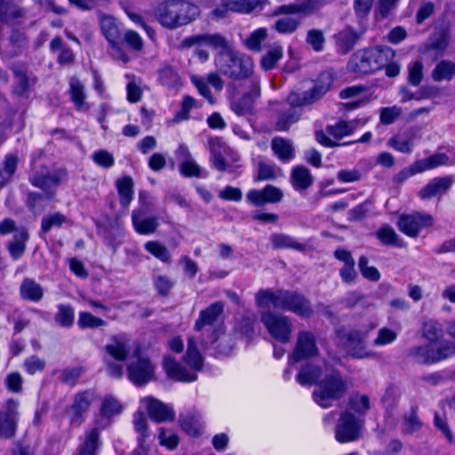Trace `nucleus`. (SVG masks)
I'll return each mask as SVG.
<instances>
[{"label": "nucleus", "mask_w": 455, "mask_h": 455, "mask_svg": "<svg viewBox=\"0 0 455 455\" xmlns=\"http://www.w3.org/2000/svg\"><path fill=\"white\" fill-rule=\"evenodd\" d=\"M202 43L207 44L214 49H220V52L233 50L228 41L220 34L201 35Z\"/></svg>", "instance_id": "5fc2aeb1"}, {"label": "nucleus", "mask_w": 455, "mask_h": 455, "mask_svg": "<svg viewBox=\"0 0 455 455\" xmlns=\"http://www.w3.org/2000/svg\"><path fill=\"white\" fill-rule=\"evenodd\" d=\"M417 136L418 130L415 128H409L391 137L387 141V146L393 148L398 152L409 155L413 150Z\"/></svg>", "instance_id": "f3484780"}, {"label": "nucleus", "mask_w": 455, "mask_h": 455, "mask_svg": "<svg viewBox=\"0 0 455 455\" xmlns=\"http://www.w3.org/2000/svg\"><path fill=\"white\" fill-rule=\"evenodd\" d=\"M215 65L221 74L238 81L250 78L254 69L252 59L234 49L220 52L215 57Z\"/></svg>", "instance_id": "20e7f679"}, {"label": "nucleus", "mask_w": 455, "mask_h": 455, "mask_svg": "<svg viewBox=\"0 0 455 455\" xmlns=\"http://www.w3.org/2000/svg\"><path fill=\"white\" fill-rule=\"evenodd\" d=\"M130 380L136 386H143L154 379L155 367L148 358L138 357L127 368Z\"/></svg>", "instance_id": "9b49d317"}, {"label": "nucleus", "mask_w": 455, "mask_h": 455, "mask_svg": "<svg viewBox=\"0 0 455 455\" xmlns=\"http://www.w3.org/2000/svg\"><path fill=\"white\" fill-rule=\"evenodd\" d=\"M180 422L182 429L189 435L196 436L200 434V416L197 414H188L180 416Z\"/></svg>", "instance_id": "3c124183"}, {"label": "nucleus", "mask_w": 455, "mask_h": 455, "mask_svg": "<svg viewBox=\"0 0 455 455\" xmlns=\"http://www.w3.org/2000/svg\"><path fill=\"white\" fill-rule=\"evenodd\" d=\"M357 126L356 121H339L335 125H329L326 128L327 132L335 139H341L354 132Z\"/></svg>", "instance_id": "c03bdc74"}, {"label": "nucleus", "mask_w": 455, "mask_h": 455, "mask_svg": "<svg viewBox=\"0 0 455 455\" xmlns=\"http://www.w3.org/2000/svg\"><path fill=\"white\" fill-rule=\"evenodd\" d=\"M145 250L164 263L172 262V254L168 248L157 241H148L144 245Z\"/></svg>", "instance_id": "37998d69"}, {"label": "nucleus", "mask_w": 455, "mask_h": 455, "mask_svg": "<svg viewBox=\"0 0 455 455\" xmlns=\"http://www.w3.org/2000/svg\"><path fill=\"white\" fill-rule=\"evenodd\" d=\"M183 360L192 370L196 371L202 370L204 357L198 350L196 338L189 337L188 339V347Z\"/></svg>", "instance_id": "c85d7f7f"}, {"label": "nucleus", "mask_w": 455, "mask_h": 455, "mask_svg": "<svg viewBox=\"0 0 455 455\" xmlns=\"http://www.w3.org/2000/svg\"><path fill=\"white\" fill-rule=\"evenodd\" d=\"M287 311H291L302 317H309L313 309L309 300L302 294L296 291H290Z\"/></svg>", "instance_id": "a878e982"}, {"label": "nucleus", "mask_w": 455, "mask_h": 455, "mask_svg": "<svg viewBox=\"0 0 455 455\" xmlns=\"http://www.w3.org/2000/svg\"><path fill=\"white\" fill-rule=\"evenodd\" d=\"M421 426L422 423L414 410L404 416L403 433L411 435L419 431L421 428Z\"/></svg>", "instance_id": "338daca9"}, {"label": "nucleus", "mask_w": 455, "mask_h": 455, "mask_svg": "<svg viewBox=\"0 0 455 455\" xmlns=\"http://www.w3.org/2000/svg\"><path fill=\"white\" fill-rule=\"evenodd\" d=\"M198 7L187 0H166L156 9L158 22L169 29L192 22L198 16Z\"/></svg>", "instance_id": "f03ea898"}, {"label": "nucleus", "mask_w": 455, "mask_h": 455, "mask_svg": "<svg viewBox=\"0 0 455 455\" xmlns=\"http://www.w3.org/2000/svg\"><path fill=\"white\" fill-rule=\"evenodd\" d=\"M260 320L274 339L286 343L291 339L292 323L288 316L271 311H265Z\"/></svg>", "instance_id": "0eeeda50"}, {"label": "nucleus", "mask_w": 455, "mask_h": 455, "mask_svg": "<svg viewBox=\"0 0 455 455\" xmlns=\"http://www.w3.org/2000/svg\"><path fill=\"white\" fill-rule=\"evenodd\" d=\"M454 182L453 176H444L432 179L419 192L421 199H428L437 195L446 193Z\"/></svg>", "instance_id": "aec40b11"}, {"label": "nucleus", "mask_w": 455, "mask_h": 455, "mask_svg": "<svg viewBox=\"0 0 455 455\" xmlns=\"http://www.w3.org/2000/svg\"><path fill=\"white\" fill-rule=\"evenodd\" d=\"M106 355L104 358L125 361L129 354L128 343L123 337L114 336L105 347Z\"/></svg>", "instance_id": "bb28decb"}, {"label": "nucleus", "mask_w": 455, "mask_h": 455, "mask_svg": "<svg viewBox=\"0 0 455 455\" xmlns=\"http://www.w3.org/2000/svg\"><path fill=\"white\" fill-rule=\"evenodd\" d=\"M24 16V12L12 0H0V21L18 22Z\"/></svg>", "instance_id": "2f4dec72"}, {"label": "nucleus", "mask_w": 455, "mask_h": 455, "mask_svg": "<svg viewBox=\"0 0 455 455\" xmlns=\"http://www.w3.org/2000/svg\"><path fill=\"white\" fill-rule=\"evenodd\" d=\"M289 293L290 291L285 290H259L255 295V301L259 307L272 305L275 308L287 310Z\"/></svg>", "instance_id": "ddd939ff"}, {"label": "nucleus", "mask_w": 455, "mask_h": 455, "mask_svg": "<svg viewBox=\"0 0 455 455\" xmlns=\"http://www.w3.org/2000/svg\"><path fill=\"white\" fill-rule=\"evenodd\" d=\"M267 30L265 28H259L254 30L244 40V45L251 52H259L261 51V43L267 38Z\"/></svg>", "instance_id": "8fccbe9b"}, {"label": "nucleus", "mask_w": 455, "mask_h": 455, "mask_svg": "<svg viewBox=\"0 0 455 455\" xmlns=\"http://www.w3.org/2000/svg\"><path fill=\"white\" fill-rule=\"evenodd\" d=\"M77 324L80 328H98L106 325V322L99 317L94 316L88 312H81L78 316Z\"/></svg>", "instance_id": "680f3d73"}, {"label": "nucleus", "mask_w": 455, "mask_h": 455, "mask_svg": "<svg viewBox=\"0 0 455 455\" xmlns=\"http://www.w3.org/2000/svg\"><path fill=\"white\" fill-rule=\"evenodd\" d=\"M283 57V47L275 45L268 49L260 60L261 68L267 71L274 68L278 60Z\"/></svg>", "instance_id": "49530a36"}, {"label": "nucleus", "mask_w": 455, "mask_h": 455, "mask_svg": "<svg viewBox=\"0 0 455 455\" xmlns=\"http://www.w3.org/2000/svg\"><path fill=\"white\" fill-rule=\"evenodd\" d=\"M397 338V332L394 330L383 327L378 331L377 337L373 339V345L379 347L392 343Z\"/></svg>", "instance_id": "774afa93"}, {"label": "nucleus", "mask_w": 455, "mask_h": 455, "mask_svg": "<svg viewBox=\"0 0 455 455\" xmlns=\"http://www.w3.org/2000/svg\"><path fill=\"white\" fill-rule=\"evenodd\" d=\"M223 312L224 305L222 302L218 301L211 304L200 312L199 316L195 323V331H201L206 326H212L219 320Z\"/></svg>", "instance_id": "6ab92c4d"}, {"label": "nucleus", "mask_w": 455, "mask_h": 455, "mask_svg": "<svg viewBox=\"0 0 455 455\" xmlns=\"http://www.w3.org/2000/svg\"><path fill=\"white\" fill-rule=\"evenodd\" d=\"M320 367L312 364L304 365L297 375V381L300 385H312L321 377Z\"/></svg>", "instance_id": "a19ab883"}, {"label": "nucleus", "mask_w": 455, "mask_h": 455, "mask_svg": "<svg viewBox=\"0 0 455 455\" xmlns=\"http://www.w3.org/2000/svg\"><path fill=\"white\" fill-rule=\"evenodd\" d=\"M417 164L421 172L450 164V157L444 153H435L427 158L417 160Z\"/></svg>", "instance_id": "ea45409f"}, {"label": "nucleus", "mask_w": 455, "mask_h": 455, "mask_svg": "<svg viewBox=\"0 0 455 455\" xmlns=\"http://www.w3.org/2000/svg\"><path fill=\"white\" fill-rule=\"evenodd\" d=\"M275 155L283 162L291 161L295 156L292 142L281 137H275L271 141Z\"/></svg>", "instance_id": "c756f323"}, {"label": "nucleus", "mask_w": 455, "mask_h": 455, "mask_svg": "<svg viewBox=\"0 0 455 455\" xmlns=\"http://www.w3.org/2000/svg\"><path fill=\"white\" fill-rule=\"evenodd\" d=\"M159 81L162 84L174 88L180 84L178 73L170 66H165L159 70Z\"/></svg>", "instance_id": "864d4df0"}, {"label": "nucleus", "mask_w": 455, "mask_h": 455, "mask_svg": "<svg viewBox=\"0 0 455 455\" xmlns=\"http://www.w3.org/2000/svg\"><path fill=\"white\" fill-rule=\"evenodd\" d=\"M15 419L11 414L0 413V438H10L15 432Z\"/></svg>", "instance_id": "13d9d810"}, {"label": "nucleus", "mask_w": 455, "mask_h": 455, "mask_svg": "<svg viewBox=\"0 0 455 455\" xmlns=\"http://www.w3.org/2000/svg\"><path fill=\"white\" fill-rule=\"evenodd\" d=\"M209 148L211 152V161L213 166L220 172H225L227 170L225 156L228 155L229 148L220 138L210 139Z\"/></svg>", "instance_id": "393cba45"}, {"label": "nucleus", "mask_w": 455, "mask_h": 455, "mask_svg": "<svg viewBox=\"0 0 455 455\" xmlns=\"http://www.w3.org/2000/svg\"><path fill=\"white\" fill-rule=\"evenodd\" d=\"M419 363L431 364L436 363L435 352L429 346H418L410 349L408 353Z\"/></svg>", "instance_id": "c9c22d12"}, {"label": "nucleus", "mask_w": 455, "mask_h": 455, "mask_svg": "<svg viewBox=\"0 0 455 455\" xmlns=\"http://www.w3.org/2000/svg\"><path fill=\"white\" fill-rule=\"evenodd\" d=\"M347 392V384L339 371L326 374L318 383V387L313 393L314 401L323 408L332 405L334 401L339 400Z\"/></svg>", "instance_id": "39448f33"}, {"label": "nucleus", "mask_w": 455, "mask_h": 455, "mask_svg": "<svg viewBox=\"0 0 455 455\" xmlns=\"http://www.w3.org/2000/svg\"><path fill=\"white\" fill-rule=\"evenodd\" d=\"M74 309L68 305H60L55 321L62 327H69L74 323Z\"/></svg>", "instance_id": "4d7b16f0"}, {"label": "nucleus", "mask_w": 455, "mask_h": 455, "mask_svg": "<svg viewBox=\"0 0 455 455\" xmlns=\"http://www.w3.org/2000/svg\"><path fill=\"white\" fill-rule=\"evenodd\" d=\"M192 82L199 91L200 94L204 96L210 103H214V98L208 87L207 83L212 84L217 91H221L224 87V81L220 76L216 72H211L207 76V81L204 79L193 76Z\"/></svg>", "instance_id": "4be33fe9"}, {"label": "nucleus", "mask_w": 455, "mask_h": 455, "mask_svg": "<svg viewBox=\"0 0 455 455\" xmlns=\"http://www.w3.org/2000/svg\"><path fill=\"white\" fill-rule=\"evenodd\" d=\"M232 12L249 13L267 0H227Z\"/></svg>", "instance_id": "603ef678"}, {"label": "nucleus", "mask_w": 455, "mask_h": 455, "mask_svg": "<svg viewBox=\"0 0 455 455\" xmlns=\"http://www.w3.org/2000/svg\"><path fill=\"white\" fill-rule=\"evenodd\" d=\"M455 75V63L450 60L439 62L432 73L435 81L451 80Z\"/></svg>", "instance_id": "a18cd8bd"}, {"label": "nucleus", "mask_w": 455, "mask_h": 455, "mask_svg": "<svg viewBox=\"0 0 455 455\" xmlns=\"http://www.w3.org/2000/svg\"><path fill=\"white\" fill-rule=\"evenodd\" d=\"M18 158L13 155L5 157L4 171H0V187L7 183L17 167Z\"/></svg>", "instance_id": "052dcab7"}, {"label": "nucleus", "mask_w": 455, "mask_h": 455, "mask_svg": "<svg viewBox=\"0 0 455 455\" xmlns=\"http://www.w3.org/2000/svg\"><path fill=\"white\" fill-rule=\"evenodd\" d=\"M26 44L27 37L25 31L20 32L18 29H12L4 53L9 58L16 57L25 48Z\"/></svg>", "instance_id": "7c9ffc66"}, {"label": "nucleus", "mask_w": 455, "mask_h": 455, "mask_svg": "<svg viewBox=\"0 0 455 455\" xmlns=\"http://www.w3.org/2000/svg\"><path fill=\"white\" fill-rule=\"evenodd\" d=\"M100 28L103 35L107 38V40L110 43L112 47L116 50L119 54V58L126 62L128 60L127 56L121 50L118 40L120 38L118 28L115 23V20L110 16H102L100 18Z\"/></svg>", "instance_id": "412c9836"}, {"label": "nucleus", "mask_w": 455, "mask_h": 455, "mask_svg": "<svg viewBox=\"0 0 455 455\" xmlns=\"http://www.w3.org/2000/svg\"><path fill=\"white\" fill-rule=\"evenodd\" d=\"M93 393L91 391H84L76 395L73 404L68 411L72 425H81L83 414L89 409Z\"/></svg>", "instance_id": "a211bd4d"}, {"label": "nucleus", "mask_w": 455, "mask_h": 455, "mask_svg": "<svg viewBox=\"0 0 455 455\" xmlns=\"http://www.w3.org/2000/svg\"><path fill=\"white\" fill-rule=\"evenodd\" d=\"M132 218L133 227L139 234L146 235L154 233L158 227L157 219L155 217L141 219L140 213L134 211Z\"/></svg>", "instance_id": "f704fd0d"}, {"label": "nucleus", "mask_w": 455, "mask_h": 455, "mask_svg": "<svg viewBox=\"0 0 455 455\" xmlns=\"http://www.w3.org/2000/svg\"><path fill=\"white\" fill-rule=\"evenodd\" d=\"M363 422L350 411L341 413L335 430L336 440L339 443L355 441L360 436Z\"/></svg>", "instance_id": "1a4fd4ad"}, {"label": "nucleus", "mask_w": 455, "mask_h": 455, "mask_svg": "<svg viewBox=\"0 0 455 455\" xmlns=\"http://www.w3.org/2000/svg\"><path fill=\"white\" fill-rule=\"evenodd\" d=\"M337 334L351 356L363 359L375 355V353L366 346L367 331L359 330L346 331L345 330H339Z\"/></svg>", "instance_id": "423d86ee"}, {"label": "nucleus", "mask_w": 455, "mask_h": 455, "mask_svg": "<svg viewBox=\"0 0 455 455\" xmlns=\"http://www.w3.org/2000/svg\"><path fill=\"white\" fill-rule=\"evenodd\" d=\"M122 411L120 403L112 396H108L103 400L101 405V415L108 419L119 414Z\"/></svg>", "instance_id": "bf43d9fd"}, {"label": "nucleus", "mask_w": 455, "mask_h": 455, "mask_svg": "<svg viewBox=\"0 0 455 455\" xmlns=\"http://www.w3.org/2000/svg\"><path fill=\"white\" fill-rule=\"evenodd\" d=\"M283 191L272 185L266 186L263 189H251L246 194L247 201L254 206H262L266 204H276L282 201Z\"/></svg>", "instance_id": "4468645a"}, {"label": "nucleus", "mask_w": 455, "mask_h": 455, "mask_svg": "<svg viewBox=\"0 0 455 455\" xmlns=\"http://www.w3.org/2000/svg\"><path fill=\"white\" fill-rule=\"evenodd\" d=\"M164 368L168 377L177 381L192 382L197 379L196 373L189 372L171 356L164 358Z\"/></svg>", "instance_id": "5701e85b"}, {"label": "nucleus", "mask_w": 455, "mask_h": 455, "mask_svg": "<svg viewBox=\"0 0 455 455\" xmlns=\"http://www.w3.org/2000/svg\"><path fill=\"white\" fill-rule=\"evenodd\" d=\"M116 188L122 206L127 208L132 200L133 182L131 177H124L116 180Z\"/></svg>", "instance_id": "58836bf2"}, {"label": "nucleus", "mask_w": 455, "mask_h": 455, "mask_svg": "<svg viewBox=\"0 0 455 455\" xmlns=\"http://www.w3.org/2000/svg\"><path fill=\"white\" fill-rule=\"evenodd\" d=\"M358 40V35L351 28H346L336 36V44L339 51L342 53H347L355 45Z\"/></svg>", "instance_id": "72a5a7b5"}, {"label": "nucleus", "mask_w": 455, "mask_h": 455, "mask_svg": "<svg viewBox=\"0 0 455 455\" xmlns=\"http://www.w3.org/2000/svg\"><path fill=\"white\" fill-rule=\"evenodd\" d=\"M314 178L310 171L303 166H295L291 174V183L297 191H304L313 184Z\"/></svg>", "instance_id": "cd10ccee"}, {"label": "nucleus", "mask_w": 455, "mask_h": 455, "mask_svg": "<svg viewBox=\"0 0 455 455\" xmlns=\"http://www.w3.org/2000/svg\"><path fill=\"white\" fill-rule=\"evenodd\" d=\"M145 404L149 417L156 422L172 421L175 412L172 407L153 397H145L141 400Z\"/></svg>", "instance_id": "dca6fc26"}, {"label": "nucleus", "mask_w": 455, "mask_h": 455, "mask_svg": "<svg viewBox=\"0 0 455 455\" xmlns=\"http://www.w3.org/2000/svg\"><path fill=\"white\" fill-rule=\"evenodd\" d=\"M368 259L365 256H361L358 261V267L362 275L371 281L378 282L380 279V274L375 267L368 266Z\"/></svg>", "instance_id": "e2e57ef3"}, {"label": "nucleus", "mask_w": 455, "mask_h": 455, "mask_svg": "<svg viewBox=\"0 0 455 455\" xmlns=\"http://www.w3.org/2000/svg\"><path fill=\"white\" fill-rule=\"evenodd\" d=\"M67 180L66 169L60 168L51 171L48 168H43L35 174L32 183L43 190L45 197L50 199L55 194L57 188Z\"/></svg>", "instance_id": "6e6552de"}, {"label": "nucleus", "mask_w": 455, "mask_h": 455, "mask_svg": "<svg viewBox=\"0 0 455 455\" xmlns=\"http://www.w3.org/2000/svg\"><path fill=\"white\" fill-rule=\"evenodd\" d=\"M300 25V20L291 16H285L278 19L274 28L280 34H292Z\"/></svg>", "instance_id": "09e8293b"}, {"label": "nucleus", "mask_w": 455, "mask_h": 455, "mask_svg": "<svg viewBox=\"0 0 455 455\" xmlns=\"http://www.w3.org/2000/svg\"><path fill=\"white\" fill-rule=\"evenodd\" d=\"M349 406L359 415H364L370 410V398L366 395L355 394L349 398Z\"/></svg>", "instance_id": "6e6d98bb"}, {"label": "nucleus", "mask_w": 455, "mask_h": 455, "mask_svg": "<svg viewBox=\"0 0 455 455\" xmlns=\"http://www.w3.org/2000/svg\"><path fill=\"white\" fill-rule=\"evenodd\" d=\"M13 72L12 93L16 97H24L28 90V67L26 63L15 62L12 66Z\"/></svg>", "instance_id": "b1692460"}, {"label": "nucleus", "mask_w": 455, "mask_h": 455, "mask_svg": "<svg viewBox=\"0 0 455 455\" xmlns=\"http://www.w3.org/2000/svg\"><path fill=\"white\" fill-rule=\"evenodd\" d=\"M317 351L315 335L310 331H299L298 333L295 349L290 355L289 363L291 364L309 356H313L317 354Z\"/></svg>", "instance_id": "f8f14e48"}, {"label": "nucleus", "mask_w": 455, "mask_h": 455, "mask_svg": "<svg viewBox=\"0 0 455 455\" xmlns=\"http://www.w3.org/2000/svg\"><path fill=\"white\" fill-rule=\"evenodd\" d=\"M100 446L99 427H93L85 435V439L79 448V455H96Z\"/></svg>", "instance_id": "473e14b6"}, {"label": "nucleus", "mask_w": 455, "mask_h": 455, "mask_svg": "<svg viewBox=\"0 0 455 455\" xmlns=\"http://www.w3.org/2000/svg\"><path fill=\"white\" fill-rule=\"evenodd\" d=\"M377 237L385 245H395L402 247L403 245V241L399 238L395 229L390 226H384L380 228L377 233Z\"/></svg>", "instance_id": "de8ad7c7"}, {"label": "nucleus", "mask_w": 455, "mask_h": 455, "mask_svg": "<svg viewBox=\"0 0 455 455\" xmlns=\"http://www.w3.org/2000/svg\"><path fill=\"white\" fill-rule=\"evenodd\" d=\"M256 316L253 314L244 315L239 321L238 331L239 332L248 339H251L254 334V323Z\"/></svg>", "instance_id": "0e129e2a"}, {"label": "nucleus", "mask_w": 455, "mask_h": 455, "mask_svg": "<svg viewBox=\"0 0 455 455\" xmlns=\"http://www.w3.org/2000/svg\"><path fill=\"white\" fill-rule=\"evenodd\" d=\"M254 102L245 96L231 103L232 110L238 116H246L252 112Z\"/></svg>", "instance_id": "69168bd1"}, {"label": "nucleus", "mask_w": 455, "mask_h": 455, "mask_svg": "<svg viewBox=\"0 0 455 455\" xmlns=\"http://www.w3.org/2000/svg\"><path fill=\"white\" fill-rule=\"evenodd\" d=\"M27 237L25 228H21L14 235L13 240L8 244V250L12 258L18 259L25 252Z\"/></svg>", "instance_id": "79ce46f5"}, {"label": "nucleus", "mask_w": 455, "mask_h": 455, "mask_svg": "<svg viewBox=\"0 0 455 455\" xmlns=\"http://www.w3.org/2000/svg\"><path fill=\"white\" fill-rule=\"evenodd\" d=\"M395 56V52L388 46H374L354 54L347 63V69L357 74L375 72L387 65Z\"/></svg>", "instance_id": "7ed1b4c3"}, {"label": "nucleus", "mask_w": 455, "mask_h": 455, "mask_svg": "<svg viewBox=\"0 0 455 455\" xmlns=\"http://www.w3.org/2000/svg\"><path fill=\"white\" fill-rule=\"evenodd\" d=\"M324 4H326L324 0H306L301 4H283L274 11L273 15L279 16L299 13L303 16H309L318 12Z\"/></svg>", "instance_id": "2eb2a0df"}, {"label": "nucleus", "mask_w": 455, "mask_h": 455, "mask_svg": "<svg viewBox=\"0 0 455 455\" xmlns=\"http://www.w3.org/2000/svg\"><path fill=\"white\" fill-rule=\"evenodd\" d=\"M270 241L275 249L290 248L303 251L306 248L303 243L297 242L294 238L285 234H273L270 237Z\"/></svg>", "instance_id": "4c0bfd02"}, {"label": "nucleus", "mask_w": 455, "mask_h": 455, "mask_svg": "<svg viewBox=\"0 0 455 455\" xmlns=\"http://www.w3.org/2000/svg\"><path fill=\"white\" fill-rule=\"evenodd\" d=\"M333 78L330 73H322L314 87L303 93L291 92L287 97V102L291 106L286 111L280 112L276 121V129L287 131L290 126L298 122L300 111L296 108L311 105L319 100L331 87Z\"/></svg>", "instance_id": "f257e3e1"}, {"label": "nucleus", "mask_w": 455, "mask_h": 455, "mask_svg": "<svg viewBox=\"0 0 455 455\" xmlns=\"http://www.w3.org/2000/svg\"><path fill=\"white\" fill-rule=\"evenodd\" d=\"M69 93L71 100L77 109H83L86 106L84 86L76 76L69 80Z\"/></svg>", "instance_id": "e433bc0d"}, {"label": "nucleus", "mask_w": 455, "mask_h": 455, "mask_svg": "<svg viewBox=\"0 0 455 455\" xmlns=\"http://www.w3.org/2000/svg\"><path fill=\"white\" fill-rule=\"evenodd\" d=\"M433 217L429 214L414 212L399 217V229L411 237H416L421 228L433 226Z\"/></svg>", "instance_id": "9d476101"}]
</instances>
